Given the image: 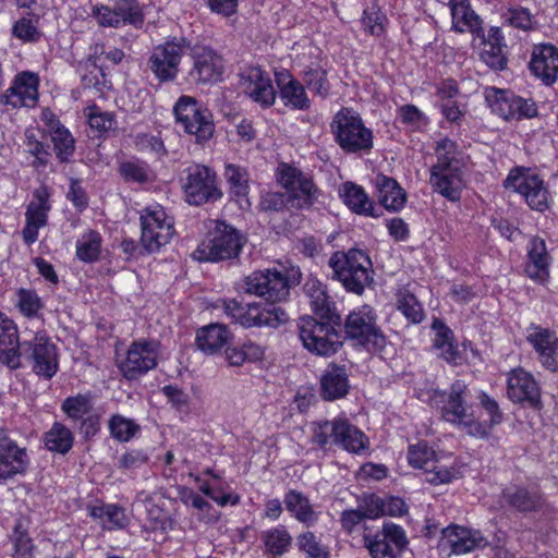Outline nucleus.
I'll return each mask as SVG.
<instances>
[{
	"label": "nucleus",
	"instance_id": "nucleus-61",
	"mask_svg": "<svg viewBox=\"0 0 558 558\" xmlns=\"http://www.w3.org/2000/svg\"><path fill=\"white\" fill-rule=\"evenodd\" d=\"M298 546L308 558H328V553L312 532H305L298 537Z\"/></svg>",
	"mask_w": 558,
	"mask_h": 558
},
{
	"label": "nucleus",
	"instance_id": "nucleus-55",
	"mask_svg": "<svg viewBox=\"0 0 558 558\" xmlns=\"http://www.w3.org/2000/svg\"><path fill=\"white\" fill-rule=\"evenodd\" d=\"M89 126L99 132L106 133L116 128L117 121L114 114L108 111H102L98 106L92 105L85 109Z\"/></svg>",
	"mask_w": 558,
	"mask_h": 558
},
{
	"label": "nucleus",
	"instance_id": "nucleus-50",
	"mask_svg": "<svg viewBox=\"0 0 558 558\" xmlns=\"http://www.w3.org/2000/svg\"><path fill=\"white\" fill-rule=\"evenodd\" d=\"M110 435L120 442L130 441L141 429L132 418L121 414H113L108 422Z\"/></svg>",
	"mask_w": 558,
	"mask_h": 558
},
{
	"label": "nucleus",
	"instance_id": "nucleus-31",
	"mask_svg": "<svg viewBox=\"0 0 558 558\" xmlns=\"http://www.w3.org/2000/svg\"><path fill=\"white\" fill-rule=\"evenodd\" d=\"M507 393L514 402H527L537 408L541 402L539 389L534 378L522 368L513 369L507 380Z\"/></svg>",
	"mask_w": 558,
	"mask_h": 558
},
{
	"label": "nucleus",
	"instance_id": "nucleus-23",
	"mask_svg": "<svg viewBox=\"0 0 558 558\" xmlns=\"http://www.w3.org/2000/svg\"><path fill=\"white\" fill-rule=\"evenodd\" d=\"M50 191L43 185L33 193V198L26 207L25 226L22 230L23 241L27 245L38 240V231L48 225V215L51 210Z\"/></svg>",
	"mask_w": 558,
	"mask_h": 558
},
{
	"label": "nucleus",
	"instance_id": "nucleus-24",
	"mask_svg": "<svg viewBox=\"0 0 558 558\" xmlns=\"http://www.w3.org/2000/svg\"><path fill=\"white\" fill-rule=\"evenodd\" d=\"M240 86L245 95L264 108L275 104L276 92L269 74L260 66H246L240 73Z\"/></svg>",
	"mask_w": 558,
	"mask_h": 558
},
{
	"label": "nucleus",
	"instance_id": "nucleus-10",
	"mask_svg": "<svg viewBox=\"0 0 558 558\" xmlns=\"http://www.w3.org/2000/svg\"><path fill=\"white\" fill-rule=\"evenodd\" d=\"M190 40L185 37H171L165 43L155 46L147 59V70L160 83H170L177 80L180 64Z\"/></svg>",
	"mask_w": 558,
	"mask_h": 558
},
{
	"label": "nucleus",
	"instance_id": "nucleus-46",
	"mask_svg": "<svg viewBox=\"0 0 558 558\" xmlns=\"http://www.w3.org/2000/svg\"><path fill=\"white\" fill-rule=\"evenodd\" d=\"M260 539L265 547V554L272 557L286 554L292 542L290 533L282 525L262 532Z\"/></svg>",
	"mask_w": 558,
	"mask_h": 558
},
{
	"label": "nucleus",
	"instance_id": "nucleus-16",
	"mask_svg": "<svg viewBox=\"0 0 558 558\" xmlns=\"http://www.w3.org/2000/svg\"><path fill=\"white\" fill-rule=\"evenodd\" d=\"M90 15L102 27L119 28L131 25L136 29L144 24V13L137 0H114L112 4H96Z\"/></svg>",
	"mask_w": 558,
	"mask_h": 558
},
{
	"label": "nucleus",
	"instance_id": "nucleus-44",
	"mask_svg": "<svg viewBox=\"0 0 558 558\" xmlns=\"http://www.w3.org/2000/svg\"><path fill=\"white\" fill-rule=\"evenodd\" d=\"M96 61V57L90 56L78 63L81 83L86 89H94L96 93L104 94V90L109 88L110 82Z\"/></svg>",
	"mask_w": 558,
	"mask_h": 558
},
{
	"label": "nucleus",
	"instance_id": "nucleus-40",
	"mask_svg": "<svg viewBox=\"0 0 558 558\" xmlns=\"http://www.w3.org/2000/svg\"><path fill=\"white\" fill-rule=\"evenodd\" d=\"M230 331L221 324H210L199 328L196 332V345L206 354L219 352L229 341Z\"/></svg>",
	"mask_w": 558,
	"mask_h": 558
},
{
	"label": "nucleus",
	"instance_id": "nucleus-4",
	"mask_svg": "<svg viewBox=\"0 0 558 558\" xmlns=\"http://www.w3.org/2000/svg\"><path fill=\"white\" fill-rule=\"evenodd\" d=\"M469 398L468 385L463 380H456L447 391L436 392L434 401L446 422L465 429L470 435L484 436L485 429L474 418Z\"/></svg>",
	"mask_w": 558,
	"mask_h": 558
},
{
	"label": "nucleus",
	"instance_id": "nucleus-60",
	"mask_svg": "<svg viewBox=\"0 0 558 558\" xmlns=\"http://www.w3.org/2000/svg\"><path fill=\"white\" fill-rule=\"evenodd\" d=\"M386 17L384 13L376 7H371L364 10L362 16V25L365 32L374 36H380L385 28L384 22Z\"/></svg>",
	"mask_w": 558,
	"mask_h": 558
},
{
	"label": "nucleus",
	"instance_id": "nucleus-57",
	"mask_svg": "<svg viewBox=\"0 0 558 558\" xmlns=\"http://www.w3.org/2000/svg\"><path fill=\"white\" fill-rule=\"evenodd\" d=\"M435 456L436 452L426 442L423 441L411 445L408 449L409 464L423 471L428 465V462L435 458Z\"/></svg>",
	"mask_w": 558,
	"mask_h": 558
},
{
	"label": "nucleus",
	"instance_id": "nucleus-20",
	"mask_svg": "<svg viewBox=\"0 0 558 558\" xmlns=\"http://www.w3.org/2000/svg\"><path fill=\"white\" fill-rule=\"evenodd\" d=\"M363 542L372 558H397L408 545L404 530L393 523H385L375 534H364Z\"/></svg>",
	"mask_w": 558,
	"mask_h": 558
},
{
	"label": "nucleus",
	"instance_id": "nucleus-63",
	"mask_svg": "<svg viewBox=\"0 0 558 558\" xmlns=\"http://www.w3.org/2000/svg\"><path fill=\"white\" fill-rule=\"evenodd\" d=\"M135 144L138 150L151 153L158 158H161L167 154L162 140L157 135L148 133L138 134L136 136Z\"/></svg>",
	"mask_w": 558,
	"mask_h": 558
},
{
	"label": "nucleus",
	"instance_id": "nucleus-64",
	"mask_svg": "<svg viewBox=\"0 0 558 558\" xmlns=\"http://www.w3.org/2000/svg\"><path fill=\"white\" fill-rule=\"evenodd\" d=\"M17 327L9 316L0 311V349L17 343Z\"/></svg>",
	"mask_w": 558,
	"mask_h": 558
},
{
	"label": "nucleus",
	"instance_id": "nucleus-28",
	"mask_svg": "<svg viewBox=\"0 0 558 558\" xmlns=\"http://www.w3.org/2000/svg\"><path fill=\"white\" fill-rule=\"evenodd\" d=\"M28 466V456L25 448L7 435H0V484L16 475L24 474Z\"/></svg>",
	"mask_w": 558,
	"mask_h": 558
},
{
	"label": "nucleus",
	"instance_id": "nucleus-1",
	"mask_svg": "<svg viewBox=\"0 0 558 558\" xmlns=\"http://www.w3.org/2000/svg\"><path fill=\"white\" fill-rule=\"evenodd\" d=\"M287 270L277 268L259 269L243 279L245 293L264 299L267 304L252 302L242 304L235 299L221 300V308L232 323L244 328H278L289 320L287 312L276 305L288 300L292 287Z\"/></svg>",
	"mask_w": 558,
	"mask_h": 558
},
{
	"label": "nucleus",
	"instance_id": "nucleus-39",
	"mask_svg": "<svg viewBox=\"0 0 558 558\" xmlns=\"http://www.w3.org/2000/svg\"><path fill=\"white\" fill-rule=\"evenodd\" d=\"M339 196L353 213L368 217L378 216L375 213L374 202L362 186L352 182H345L339 189Z\"/></svg>",
	"mask_w": 558,
	"mask_h": 558
},
{
	"label": "nucleus",
	"instance_id": "nucleus-33",
	"mask_svg": "<svg viewBox=\"0 0 558 558\" xmlns=\"http://www.w3.org/2000/svg\"><path fill=\"white\" fill-rule=\"evenodd\" d=\"M550 260L545 240L533 236L527 244V263L525 265L527 277L544 283L549 277Z\"/></svg>",
	"mask_w": 558,
	"mask_h": 558
},
{
	"label": "nucleus",
	"instance_id": "nucleus-21",
	"mask_svg": "<svg viewBox=\"0 0 558 558\" xmlns=\"http://www.w3.org/2000/svg\"><path fill=\"white\" fill-rule=\"evenodd\" d=\"M21 350L27 354L36 375L50 379L58 372L57 348L46 335L36 333L33 340L21 344Z\"/></svg>",
	"mask_w": 558,
	"mask_h": 558
},
{
	"label": "nucleus",
	"instance_id": "nucleus-51",
	"mask_svg": "<svg viewBox=\"0 0 558 558\" xmlns=\"http://www.w3.org/2000/svg\"><path fill=\"white\" fill-rule=\"evenodd\" d=\"M16 307L27 318H35L45 304L38 293L33 289L20 288L16 290Z\"/></svg>",
	"mask_w": 558,
	"mask_h": 558
},
{
	"label": "nucleus",
	"instance_id": "nucleus-13",
	"mask_svg": "<svg viewBox=\"0 0 558 558\" xmlns=\"http://www.w3.org/2000/svg\"><path fill=\"white\" fill-rule=\"evenodd\" d=\"M177 123L191 135L197 143L209 141L215 132L211 112L199 105L193 97L181 96L173 107Z\"/></svg>",
	"mask_w": 558,
	"mask_h": 558
},
{
	"label": "nucleus",
	"instance_id": "nucleus-36",
	"mask_svg": "<svg viewBox=\"0 0 558 558\" xmlns=\"http://www.w3.org/2000/svg\"><path fill=\"white\" fill-rule=\"evenodd\" d=\"M482 40L481 60L490 69L502 70L507 64L504 54V36L501 29L497 26L489 28L488 34L478 37Z\"/></svg>",
	"mask_w": 558,
	"mask_h": 558
},
{
	"label": "nucleus",
	"instance_id": "nucleus-8",
	"mask_svg": "<svg viewBox=\"0 0 558 558\" xmlns=\"http://www.w3.org/2000/svg\"><path fill=\"white\" fill-rule=\"evenodd\" d=\"M340 320H318L313 316L299 318L296 327L303 347L318 356H331L342 347L341 337L336 329Z\"/></svg>",
	"mask_w": 558,
	"mask_h": 558
},
{
	"label": "nucleus",
	"instance_id": "nucleus-62",
	"mask_svg": "<svg viewBox=\"0 0 558 558\" xmlns=\"http://www.w3.org/2000/svg\"><path fill=\"white\" fill-rule=\"evenodd\" d=\"M26 149L35 157L33 165L35 167L46 166L49 161L50 153L48 145L37 140L33 132L26 131Z\"/></svg>",
	"mask_w": 558,
	"mask_h": 558
},
{
	"label": "nucleus",
	"instance_id": "nucleus-58",
	"mask_svg": "<svg viewBox=\"0 0 558 558\" xmlns=\"http://www.w3.org/2000/svg\"><path fill=\"white\" fill-rule=\"evenodd\" d=\"M400 121L414 130L426 126L429 123L426 114L414 105H403L397 110Z\"/></svg>",
	"mask_w": 558,
	"mask_h": 558
},
{
	"label": "nucleus",
	"instance_id": "nucleus-53",
	"mask_svg": "<svg viewBox=\"0 0 558 558\" xmlns=\"http://www.w3.org/2000/svg\"><path fill=\"white\" fill-rule=\"evenodd\" d=\"M225 177L230 186V192L236 197L246 196L248 193V173L245 168L236 165H227Z\"/></svg>",
	"mask_w": 558,
	"mask_h": 558
},
{
	"label": "nucleus",
	"instance_id": "nucleus-6",
	"mask_svg": "<svg viewBox=\"0 0 558 558\" xmlns=\"http://www.w3.org/2000/svg\"><path fill=\"white\" fill-rule=\"evenodd\" d=\"M245 242V236L233 226L216 221L192 253V257L198 262L210 263L234 259L239 257Z\"/></svg>",
	"mask_w": 558,
	"mask_h": 558
},
{
	"label": "nucleus",
	"instance_id": "nucleus-25",
	"mask_svg": "<svg viewBox=\"0 0 558 558\" xmlns=\"http://www.w3.org/2000/svg\"><path fill=\"white\" fill-rule=\"evenodd\" d=\"M526 341L537 354L541 364L551 372L558 371V337L554 330L531 324L526 328Z\"/></svg>",
	"mask_w": 558,
	"mask_h": 558
},
{
	"label": "nucleus",
	"instance_id": "nucleus-2",
	"mask_svg": "<svg viewBox=\"0 0 558 558\" xmlns=\"http://www.w3.org/2000/svg\"><path fill=\"white\" fill-rule=\"evenodd\" d=\"M436 162L429 169V185L434 193L451 203L460 202L465 186L464 161L458 144L445 137L436 143Z\"/></svg>",
	"mask_w": 558,
	"mask_h": 558
},
{
	"label": "nucleus",
	"instance_id": "nucleus-56",
	"mask_svg": "<svg viewBox=\"0 0 558 558\" xmlns=\"http://www.w3.org/2000/svg\"><path fill=\"white\" fill-rule=\"evenodd\" d=\"M53 142V149L60 161L64 162L70 159L74 153V138L65 126L56 129L50 134Z\"/></svg>",
	"mask_w": 558,
	"mask_h": 558
},
{
	"label": "nucleus",
	"instance_id": "nucleus-30",
	"mask_svg": "<svg viewBox=\"0 0 558 558\" xmlns=\"http://www.w3.org/2000/svg\"><path fill=\"white\" fill-rule=\"evenodd\" d=\"M442 542L456 555L468 554L488 545V541L480 531L458 525L444 529Z\"/></svg>",
	"mask_w": 558,
	"mask_h": 558
},
{
	"label": "nucleus",
	"instance_id": "nucleus-37",
	"mask_svg": "<svg viewBox=\"0 0 558 558\" xmlns=\"http://www.w3.org/2000/svg\"><path fill=\"white\" fill-rule=\"evenodd\" d=\"M349 380L344 366L330 364L320 378V393L324 400L333 401L347 396Z\"/></svg>",
	"mask_w": 558,
	"mask_h": 558
},
{
	"label": "nucleus",
	"instance_id": "nucleus-19",
	"mask_svg": "<svg viewBox=\"0 0 558 558\" xmlns=\"http://www.w3.org/2000/svg\"><path fill=\"white\" fill-rule=\"evenodd\" d=\"M485 99L492 110L505 120H520L537 114L535 104L507 89L487 87Z\"/></svg>",
	"mask_w": 558,
	"mask_h": 558
},
{
	"label": "nucleus",
	"instance_id": "nucleus-52",
	"mask_svg": "<svg viewBox=\"0 0 558 558\" xmlns=\"http://www.w3.org/2000/svg\"><path fill=\"white\" fill-rule=\"evenodd\" d=\"M61 410L69 418L78 421L93 410L92 397L82 393L68 397L62 402Z\"/></svg>",
	"mask_w": 558,
	"mask_h": 558
},
{
	"label": "nucleus",
	"instance_id": "nucleus-29",
	"mask_svg": "<svg viewBox=\"0 0 558 558\" xmlns=\"http://www.w3.org/2000/svg\"><path fill=\"white\" fill-rule=\"evenodd\" d=\"M529 68L531 73L543 84L551 86L558 78V48L551 44L535 46Z\"/></svg>",
	"mask_w": 558,
	"mask_h": 558
},
{
	"label": "nucleus",
	"instance_id": "nucleus-14",
	"mask_svg": "<svg viewBox=\"0 0 558 558\" xmlns=\"http://www.w3.org/2000/svg\"><path fill=\"white\" fill-rule=\"evenodd\" d=\"M182 190L190 205L214 203L222 197L216 172L203 165H193L184 170Z\"/></svg>",
	"mask_w": 558,
	"mask_h": 558
},
{
	"label": "nucleus",
	"instance_id": "nucleus-18",
	"mask_svg": "<svg viewBox=\"0 0 558 558\" xmlns=\"http://www.w3.org/2000/svg\"><path fill=\"white\" fill-rule=\"evenodd\" d=\"M192 68L189 75L196 84H215L222 80L226 61L221 53L206 45L190 46Z\"/></svg>",
	"mask_w": 558,
	"mask_h": 558
},
{
	"label": "nucleus",
	"instance_id": "nucleus-7",
	"mask_svg": "<svg viewBox=\"0 0 558 558\" xmlns=\"http://www.w3.org/2000/svg\"><path fill=\"white\" fill-rule=\"evenodd\" d=\"M312 441L322 449L336 445L355 454H361L368 448V438L364 433L341 417L313 423Z\"/></svg>",
	"mask_w": 558,
	"mask_h": 558
},
{
	"label": "nucleus",
	"instance_id": "nucleus-54",
	"mask_svg": "<svg viewBox=\"0 0 558 558\" xmlns=\"http://www.w3.org/2000/svg\"><path fill=\"white\" fill-rule=\"evenodd\" d=\"M38 17L34 15L21 17L12 27L13 36L25 43L38 41L41 37V33L38 28Z\"/></svg>",
	"mask_w": 558,
	"mask_h": 558
},
{
	"label": "nucleus",
	"instance_id": "nucleus-38",
	"mask_svg": "<svg viewBox=\"0 0 558 558\" xmlns=\"http://www.w3.org/2000/svg\"><path fill=\"white\" fill-rule=\"evenodd\" d=\"M283 502L287 511L300 523L307 527L313 526L318 521V512L311 504L310 499L295 489L286 493Z\"/></svg>",
	"mask_w": 558,
	"mask_h": 558
},
{
	"label": "nucleus",
	"instance_id": "nucleus-5",
	"mask_svg": "<svg viewBox=\"0 0 558 558\" xmlns=\"http://www.w3.org/2000/svg\"><path fill=\"white\" fill-rule=\"evenodd\" d=\"M336 144L345 154H369L374 146L373 131L367 128L359 112L341 108L330 122Z\"/></svg>",
	"mask_w": 558,
	"mask_h": 558
},
{
	"label": "nucleus",
	"instance_id": "nucleus-41",
	"mask_svg": "<svg viewBox=\"0 0 558 558\" xmlns=\"http://www.w3.org/2000/svg\"><path fill=\"white\" fill-rule=\"evenodd\" d=\"M88 515L100 521L106 530L123 529L128 525V517L123 507L116 504L98 502L87 506Z\"/></svg>",
	"mask_w": 558,
	"mask_h": 558
},
{
	"label": "nucleus",
	"instance_id": "nucleus-15",
	"mask_svg": "<svg viewBox=\"0 0 558 558\" xmlns=\"http://www.w3.org/2000/svg\"><path fill=\"white\" fill-rule=\"evenodd\" d=\"M506 189H511L522 195L533 210L544 213L549 209L550 194L544 180L525 168H514L504 181Z\"/></svg>",
	"mask_w": 558,
	"mask_h": 558
},
{
	"label": "nucleus",
	"instance_id": "nucleus-12",
	"mask_svg": "<svg viewBox=\"0 0 558 558\" xmlns=\"http://www.w3.org/2000/svg\"><path fill=\"white\" fill-rule=\"evenodd\" d=\"M278 183L289 193L288 202L295 209H308L318 198L319 190L311 174L300 168L280 162L276 170Z\"/></svg>",
	"mask_w": 558,
	"mask_h": 558
},
{
	"label": "nucleus",
	"instance_id": "nucleus-11",
	"mask_svg": "<svg viewBox=\"0 0 558 558\" xmlns=\"http://www.w3.org/2000/svg\"><path fill=\"white\" fill-rule=\"evenodd\" d=\"M141 246L147 254L158 252L174 235V220L159 205H150L141 211Z\"/></svg>",
	"mask_w": 558,
	"mask_h": 558
},
{
	"label": "nucleus",
	"instance_id": "nucleus-3",
	"mask_svg": "<svg viewBox=\"0 0 558 558\" xmlns=\"http://www.w3.org/2000/svg\"><path fill=\"white\" fill-rule=\"evenodd\" d=\"M332 278L340 281L345 291L362 295L373 282V264L369 256L356 248L348 252L337 251L328 260Z\"/></svg>",
	"mask_w": 558,
	"mask_h": 558
},
{
	"label": "nucleus",
	"instance_id": "nucleus-45",
	"mask_svg": "<svg viewBox=\"0 0 558 558\" xmlns=\"http://www.w3.org/2000/svg\"><path fill=\"white\" fill-rule=\"evenodd\" d=\"M44 442L49 451L65 454L73 447L74 435L64 424L54 422L44 434Z\"/></svg>",
	"mask_w": 558,
	"mask_h": 558
},
{
	"label": "nucleus",
	"instance_id": "nucleus-32",
	"mask_svg": "<svg viewBox=\"0 0 558 558\" xmlns=\"http://www.w3.org/2000/svg\"><path fill=\"white\" fill-rule=\"evenodd\" d=\"M303 291L316 316L325 320H340V316L336 311V304L322 281L316 278H308L303 286Z\"/></svg>",
	"mask_w": 558,
	"mask_h": 558
},
{
	"label": "nucleus",
	"instance_id": "nucleus-42",
	"mask_svg": "<svg viewBox=\"0 0 558 558\" xmlns=\"http://www.w3.org/2000/svg\"><path fill=\"white\" fill-rule=\"evenodd\" d=\"M102 235L94 229L84 231L75 242V256L85 264L96 263L102 253Z\"/></svg>",
	"mask_w": 558,
	"mask_h": 558
},
{
	"label": "nucleus",
	"instance_id": "nucleus-34",
	"mask_svg": "<svg viewBox=\"0 0 558 558\" xmlns=\"http://www.w3.org/2000/svg\"><path fill=\"white\" fill-rule=\"evenodd\" d=\"M451 28L458 33L469 32L475 37L484 36L481 17L473 11L470 0H450Z\"/></svg>",
	"mask_w": 558,
	"mask_h": 558
},
{
	"label": "nucleus",
	"instance_id": "nucleus-35",
	"mask_svg": "<svg viewBox=\"0 0 558 558\" xmlns=\"http://www.w3.org/2000/svg\"><path fill=\"white\" fill-rule=\"evenodd\" d=\"M379 204L388 211H400L407 202V193L400 184L390 177L377 174L374 179Z\"/></svg>",
	"mask_w": 558,
	"mask_h": 558
},
{
	"label": "nucleus",
	"instance_id": "nucleus-26",
	"mask_svg": "<svg viewBox=\"0 0 558 558\" xmlns=\"http://www.w3.org/2000/svg\"><path fill=\"white\" fill-rule=\"evenodd\" d=\"M499 502L502 508L520 513L542 511L545 507V497L535 487L510 485L501 490Z\"/></svg>",
	"mask_w": 558,
	"mask_h": 558
},
{
	"label": "nucleus",
	"instance_id": "nucleus-22",
	"mask_svg": "<svg viewBox=\"0 0 558 558\" xmlns=\"http://www.w3.org/2000/svg\"><path fill=\"white\" fill-rule=\"evenodd\" d=\"M39 76L35 72L22 71L17 73L10 87L0 94V104L12 109L34 108L39 98Z\"/></svg>",
	"mask_w": 558,
	"mask_h": 558
},
{
	"label": "nucleus",
	"instance_id": "nucleus-49",
	"mask_svg": "<svg viewBox=\"0 0 558 558\" xmlns=\"http://www.w3.org/2000/svg\"><path fill=\"white\" fill-rule=\"evenodd\" d=\"M397 308L411 324H420L424 318V311L416 296L407 289L397 293Z\"/></svg>",
	"mask_w": 558,
	"mask_h": 558
},
{
	"label": "nucleus",
	"instance_id": "nucleus-48",
	"mask_svg": "<svg viewBox=\"0 0 558 558\" xmlns=\"http://www.w3.org/2000/svg\"><path fill=\"white\" fill-rule=\"evenodd\" d=\"M121 178L128 183L145 184L154 179L148 163L142 160H128L119 166Z\"/></svg>",
	"mask_w": 558,
	"mask_h": 558
},
{
	"label": "nucleus",
	"instance_id": "nucleus-43",
	"mask_svg": "<svg viewBox=\"0 0 558 558\" xmlns=\"http://www.w3.org/2000/svg\"><path fill=\"white\" fill-rule=\"evenodd\" d=\"M425 481L433 485L448 484L461 476L460 468L450 458L435 456L424 469Z\"/></svg>",
	"mask_w": 558,
	"mask_h": 558
},
{
	"label": "nucleus",
	"instance_id": "nucleus-17",
	"mask_svg": "<svg viewBox=\"0 0 558 558\" xmlns=\"http://www.w3.org/2000/svg\"><path fill=\"white\" fill-rule=\"evenodd\" d=\"M160 343L156 340L141 339L133 341L124 359L120 360L118 367L122 375L129 379H137L157 366Z\"/></svg>",
	"mask_w": 558,
	"mask_h": 558
},
{
	"label": "nucleus",
	"instance_id": "nucleus-59",
	"mask_svg": "<svg viewBox=\"0 0 558 558\" xmlns=\"http://www.w3.org/2000/svg\"><path fill=\"white\" fill-rule=\"evenodd\" d=\"M505 19L511 26L523 31L534 29L537 24L530 10L522 7L508 9Z\"/></svg>",
	"mask_w": 558,
	"mask_h": 558
},
{
	"label": "nucleus",
	"instance_id": "nucleus-47",
	"mask_svg": "<svg viewBox=\"0 0 558 558\" xmlns=\"http://www.w3.org/2000/svg\"><path fill=\"white\" fill-rule=\"evenodd\" d=\"M304 86L310 92L322 98H327L330 93V83L327 77V70L319 64H312L304 68L302 72Z\"/></svg>",
	"mask_w": 558,
	"mask_h": 558
},
{
	"label": "nucleus",
	"instance_id": "nucleus-9",
	"mask_svg": "<svg viewBox=\"0 0 558 558\" xmlns=\"http://www.w3.org/2000/svg\"><path fill=\"white\" fill-rule=\"evenodd\" d=\"M345 338L367 351L381 350L386 344V337L377 324L375 310L369 305H362L351 311L343 324Z\"/></svg>",
	"mask_w": 558,
	"mask_h": 558
},
{
	"label": "nucleus",
	"instance_id": "nucleus-27",
	"mask_svg": "<svg viewBox=\"0 0 558 558\" xmlns=\"http://www.w3.org/2000/svg\"><path fill=\"white\" fill-rule=\"evenodd\" d=\"M275 81L279 89V97L283 106L298 111H307L312 107L305 86L294 78L288 70L275 72Z\"/></svg>",
	"mask_w": 558,
	"mask_h": 558
}]
</instances>
